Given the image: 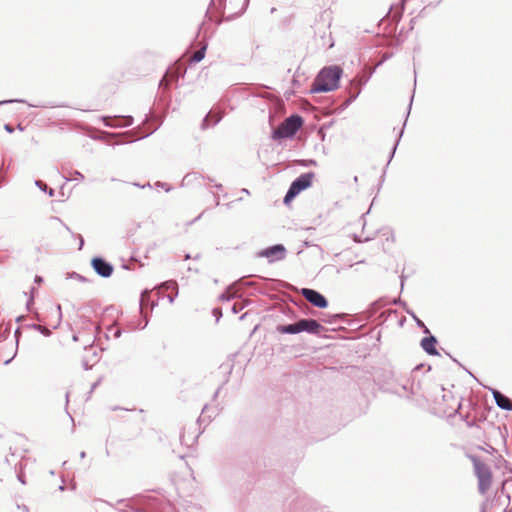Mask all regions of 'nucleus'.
Instances as JSON below:
<instances>
[{
	"label": "nucleus",
	"instance_id": "obj_1",
	"mask_svg": "<svg viewBox=\"0 0 512 512\" xmlns=\"http://www.w3.org/2000/svg\"><path fill=\"white\" fill-rule=\"evenodd\" d=\"M342 69L338 66L324 68L314 80L312 92H330L338 88Z\"/></svg>",
	"mask_w": 512,
	"mask_h": 512
},
{
	"label": "nucleus",
	"instance_id": "obj_2",
	"mask_svg": "<svg viewBox=\"0 0 512 512\" xmlns=\"http://www.w3.org/2000/svg\"><path fill=\"white\" fill-rule=\"evenodd\" d=\"M303 124L302 117L299 115H291L286 118L277 129L272 133L274 140L292 137L301 128Z\"/></svg>",
	"mask_w": 512,
	"mask_h": 512
},
{
	"label": "nucleus",
	"instance_id": "obj_3",
	"mask_svg": "<svg viewBox=\"0 0 512 512\" xmlns=\"http://www.w3.org/2000/svg\"><path fill=\"white\" fill-rule=\"evenodd\" d=\"M475 475L478 479V489L481 494H485L492 483V472L490 467L478 459L473 460Z\"/></svg>",
	"mask_w": 512,
	"mask_h": 512
},
{
	"label": "nucleus",
	"instance_id": "obj_4",
	"mask_svg": "<svg viewBox=\"0 0 512 512\" xmlns=\"http://www.w3.org/2000/svg\"><path fill=\"white\" fill-rule=\"evenodd\" d=\"M315 174L313 172H307L297 177L290 185L285 197L284 203L287 204L293 198H295L301 191L311 186L312 180Z\"/></svg>",
	"mask_w": 512,
	"mask_h": 512
},
{
	"label": "nucleus",
	"instance_id": "obj_5",
	"mask_svg": "<svg viewBox=\"0 0 512 512\" xmlns=\"http://www.w3.org/2000/svg\"><path fill=\"white\" fill-rule=\"evenodd\" d=\"M257 256L260 258H266L268 262L273 263L283 260L286 257V248L282 244H276L260 250Z\"/></svg>",
	"mask_w": 512,
	"mask_h": 512
},
{
	"label": "nucleus",
	"instance_id": "obj_6",
	"mask_svg": "<svg viewBox=\"0 0 512 512\" xmlns=\"http://www.w3.org/2000/svg\"><path fill=\"white\" fill-rule=\"evenodd\" d=\"M301 294L308 302L317 308H326L328 306L327 299L316 290L303 288Z\"/></svg>",
	"mask_w": 512,
	"mask_h": 512
},
{
	"label": "nucleus",
	"instance_id": "obj_7",
	"mask_svg": "<svg viewBox=\"0 0 512 512\" xmlns=\"http://www.w3.org/2000/svg\"><path fill=\"white\" fill-rule=\"evenodd\" d=\"M92 267L95 272L104 278H107L113 273V266L100 257H96L92 259Z\"/></svg>",
	"mask_w": 512,
	"mask_h": 512
},
{
	"label": "nucleus",
	"instance_id": "obj_8",
	"mask_svg": "<svg viewBox=\"0 0 512 512\" xmlns=\"http://www.w3.org/2000/svg\"><path fill=\"white\" fill-rule=\"evenodd\" d=\"M299 332H307L309 334H319L323 327L314 319H300L298 321Z\"/></svg>",
	"mask_w": 512,
	"mask_h": 512
},
{
	"label": "nucleus",
	"instance_id": "obj_9",
	"mask_svg": "<svg viewBox=\"0 0 512 512\" xmlns=\"http://www.w3.org/2000/svg\"><path fill=\"white\" fill-rule=\"evenodd\" d=\"M492 394L494 397V400L497 404V406L503 410L511 411L512 410V403L511 400L503 395L498 390L492 389Z\"/></svg>",
	"mask_w": 512,
	"mask_h": 512
},
{
	"label": "nucleus",
	"instance_id": "obj_10",
	"mask_svg": "<svg viewBox=\"0 0 512 512\" xmlns=\"http://www.w3.org/2000/svg\"><path fill=\"white\" fill-rule=\"evenodd\" d=\"M436 343H437V339L434 336L430 335L428 337H424L421 340V347L427 354L437 355L438 352L435 347Z\"/></svg>",
	"mask_w": 512,
	"mask_h": 512
},
{
	"label": "nucleus",
	"instance_id": "obj_11",
	"mask_svg": "<svg viewBox=\"0 0 512 512\" xmlns=\"http://www.w3.org/2000/svg\"><path fill=\"white\" fill-rule=\"evenodd\" d=\"M277 331L282 334H298L300 333L298 321L288 325H280L277 327Z\"/></svg>",
	"mask_w": 512,
	"mask_h": 512
},
{
	"label": "nucleus",
	"instance_id": "obj_12",
	"mask_svg": "<svg viewBox=\"0 0 512 512\" xmlns=\"http://www.w3.org/2000/svg\"><path fill=\"white\" fill-rule=\"evenodd\" d=\"M205 51H206V46H203L202 48H200L199 50H197L193 56L191 57V62L192 63H198L200 62L201 60H203V58L205 57Z\"/></svg>",
	"mask_w": 512,
	"mask_h": 512
},
{
	"label": "nucleus",
	"instance_id": "obj_13",
	"mask_svg": "<svg viewBox=\"0 0 512 512\" xmlns=\"http://www.w3.org/2000/svg\"><path fill=\"white\" fill-rule=\"evenodd\" d=\"M117 120H118V122L116 124H113L112 126H114V127H128V126L132 125V122H133V119L130 116L122 117V118H119Z\"/></svg>",
	"mask_w": 512,
	"mask_h": 512
},
{
	"label": "nucleus",
	"instance_id": "obj_14",
	"mask_svg": "<svg viewBox=\"0 0 512 512\" xmlns=\"http://www.w3.org/2000/svg\"><path fill=\"white\" fill-rule=\"evenodd\" d=\"M236 297V294L231 291V288H228L224 293L220 295V299L223 301H230Z\"/></svg>",
	"mask_w": 512,
	"mask_h": 512
},
{
	"label": "nucleus",
	"instance_id": "obj_15",
	"mask_svg": "<svg viewBox=\"0 0 512 512\" xmlns=\"http://www.w3.org/2000/svg\"><path fill=\"white\" fill-rule=\"evenodd\" d=\"M209 117H212L214 118V125L217 124L220 120H221V115L219 114H212L211 112L204 118L203 120V127H206L208 126L207 122H208V118Z\"/></svg>",
	"mask_w": 512,
	"mask_h": 512
},
{
	"label": "nucleus",
	"instance_id": "obj_16",
	"mask_svg": "<svg viewBox=\"0 0 512 512\" xmlns=\"http://www.w3.org/2000/svg\"><path fill=\"white\" fill-rule=\"evenodd\" d=\"M410 315H411V316L413 317V319L415 320V322H416L417 326L423 329V332H424V333H427V334H429V333H430L429 329L425 326V324H424V323H423L419 318H417V317H416V315H415V314L410 313Z\"/></svg>",
	"mask_w": 512,
	"mask_h": 512
},
{
	"label": "nucleus",
	"instance_id": "obj_17",
	"mask_svg": "<svg viewBox=\"0 0 512 512\" xmlns=\"http://www.w3.org/2000/svg\"><path fill=\"white\" fill-rule=\"evenodd\" d=\"M402 135H403V129H401L400 132H399L398 139H397V141H396V143H395V145H394V147L392 149V152H391V157H393V155H394V153L396 151V148L398 146L399 140L402 137Z\"/></svg>",
	"mask_w": 512,
	"mask_h": 512
},
{
	"label": "nucleus",
	"instance_id": "obj_18",
	"mask_svg": "<svg viewBox=\"0 0 512 512\" xmlns=\"http://www.w3.org/2000/svg\"><path fill=\"white\" fill-rule=\"evenodd\" d=\"M163 286H165L166 289H176L177 284L174 281H169L164 283Z\"/></svg>",
	"mask_w": 512,
	"mask_h": 512
},
{
	"label": "nucleus",
	"instance_id": "obj_19",
	"mask_svg": "<svg viewBox=\"0 0 512 512\" xmlns=\"http://www.w3.org/2000/svg\"><path fill=\"white\" fill-rule=\"evenodd\" d=\"M35 184L42 190L47 191V185L40 180H37Z\"/></svg>",
	"mask_w": 512,
	"mask_h": 512
},
{
	"label": "nucleus",
	"instance_id": "obj_20",
	"mask_svg": "<svg viewBox=\"0 0 512 512\" xmlns=\"http://www.w3.org/2000/svg\"><path fill=\"white\" fill-rule=\"evenodd\" d=\"M109 330L111 332H113V335H114L115 338L120 337V335H121V330L120 329L111 327Z\"/></svg>",
	"mask_w": 512,
	"mask_h": 512
},
{
	"label": "nucleus",
	"instance_id": "obj_21",
	"mask_svg": "<svg viewBox=\"0 0 512 512\" xmlns=\"http://www.w3.org/2000/svg\"><path fill=\"white\" fill-rule=\"evenodd\" d=\"M35 328L38 329L43 334L49 335L50 333V331L47 328L42 327L41 325H37L35 326Z\"/></svg>",
	"mask_w": 512,
	"mask_h": 512
},
{
	"label": "nucleus",
	"instance_id": "obj_22",
	"mask_svg": "<svg viewBox=\"0 0 512 512\" xmlns=\"http://www.w3.org/2000/svg\"><path fill=\"white\" fill-rule=\"evenodd\" d=\"M241 309H243V306H241L240 308L237 307V304H234L231 308L232 312L234 314H237Z\"/></svg>",
	"mask_w": 512,
	"mask_h": 512
},
{
	"label": "nucleus",
	"instance_id": "obj_23",
	"mask_svg": "<svg viewBox=\"0 0 512 512\" xmlns=\"http://www.w3.org/2000/svg\"><path fill=\"white\" fill-rule=\"evenodd\" d=\"M70 277L75 278V279H77L79 281H83L84 280V278L81 275L77 274V273H72L70 275Z\"/></svg>",
	"mask_w": 512,
	"mask_h": 512
},
{
	"label": "nucleus",
	"instance_id": "obj_24",
	"mask_svg": "<svg viewBox=\"0 0 512 512\" xmlns=\"http://www.w3.org/2000/svg\"><path fill=\"white\" fill-rule=\"evenodd\" d=\"M83 367L85 370H88V369H91L92 368V364H89L88 361L86 359L83 360Z\"/></svg>",
	"mask_w": 512,
	"mask_h": 512
},
{
	"label": "nucleus",
	"instance_id": "obj_25",
	"mask_svg": "<svg viewBox=\"0 0 512 512\" xmlns=\"http://www.w3.org/2000/svg\"><path fill=\"white\" fill-rule=\"evenodd\" d=\"M13 102H24L23 100H18V99H15V100H6V101H0V105L2 104H6V103H13Z\"/></svg>",
	"mask_w": 512,
	"mask_h": 512
},
{
	"label": "nucleus",
	"instance_id": "obj_26",
	"mask_svg": "<svg viewBox=\"0 0 512 512\" xmlns=\"http://www.w3.org/2000/svg\"><path fill=\"white\" fill-rule=\"evenodd\" d=\"M74 175L76 176V179H78V180L84 179V176L79 171H75Z\"/></svg>",
	"mask_w": 512,
	"mask_h": 512
},
{
	"label": "nucleus",
	"instance_id": "obj_27",
	"mask_svg": "<svg viewBox=\"0 0 512 512\" xmlns=\"http://www.w3.org/2000/svg\"><path fill=\"white\" fill-rule=\"evenodd\" d=\"M34 282L40 285L43 282V278L41 276H36Z\"/></svg>",
	"mask_w": 512,
	"mask_h": 512
},
{
	"label": "nucleus",
	"instance_id": "obj_28",
	"mask_svg": "<svg viewBox=\"0 0 512 512\" xmlns=\"http://www.w3.org/2000/svg\"><path fill=\"white\" fill-rule=\"evenodd\" d=\"M213 313L217 316V321H218L219 317L221 316V311L219 309H214Z\"/></svg>",
	"mask_w": 512,
	"mask_h": 512
},
{
	"label": "nucleus",
	"instance_id": "obj_29",
	"mask_svg": "<svg viewBox=\"0 0 512 512\" xmlns=\"http://www.w3.org/2000/svg\"><path fill=\"white\" fill-rule=\"evenodd\" d=\"M34 291H35V288H32V289H31V297H30V299L28 300L27 305H29L30 303H32V302H33V293H34Z\"/></svg>",
	"mask_w": 512,
	"mask_h": 512
},
{
	"label": "nucleus",
	"instance_id": "obj_30",
	"mask_svg": "<svg viewBox=\"0 0 512 512\" xmlns=\"http://www.w3.org/2000/svg\"><path fill=\"white\" fill-rule=\"evenodd\" d=\"M4 128L9 133L13 132V128L10 125H8V124H6Z\"/></svg>",
	"mask_w": 512,
	"mask_h": 512
},
{
	"label": "nucleus",
	"instance_id": "obj_31",
	"mask_svg": "<svg viewBox=\"0 0 512 512\" xmlns=\"http://www.w3.org/2000/svg\"><path fill=\"white\" fill-rule=\"evenodd\" d=\"M90 351L93 353V356H94L95 358H97V357H98V354H97V350H96V348L91 347V348H90Z\"/></svg>",
	"mask_w": 512,
	"mask_h": 512
},
{
	"label": "nucleus",
	"instance_id": "obj_32",
	"mask_svg": "<svg viewBox=\"0 0 512 512\" xmlns=\"http://www.w3.org/2000/svg\"><path fill=\"white\" fill-rule=\"evenodd\" d=\"M79 239H80L79 249H81L83 244H84V241H83V238L81 236H79Z\"/></svg>",
	"mask_w": 512,
	"mask_h": 512
},
{
	"label": "nucleus",
	"instance_id": "obj_33",
	"mask_svg": "<svg viewBox=\"0 0 512 512\" xmlns=\"http://www.w3.org/2000/svg\"><path fill=\"white\" fill-rule=\"evenodd\" d=\"M18 479L22 484H25V480L23 479V476L21 474L18 475Z\"/></svg>",
	"mask_w": 512,
	"mask_h": 512
},
{
	"label": "nucleus",
	"instance_id": "obj_34",
	"mask_svg": "<svg viewBox=\"0 0 512 512\" xmlns=\"http://www.w3.org/2000/svg\"><path fill=\"white\" fill-rule=\"evenodd\" d=\"M168 301H169L170 303H173V302H174V296L169 295V296H168Z\"/></svg>",
	"mask_w": 512,
	"mask_h": 512
},
{
	"label": "nucleus",
	"instance_id": "obj_35",
	"mask_svg": "<svg viewBox=\"0 0 512 512\" xmlns=\"http://www.w3.org/2000/svg\"><path fill=\"white\" fill-rule=\"evenodd\" d=\"M32 107H42V108H45V107H49L48 105H31Z\"/></svg>",
	"mask_w": 512,
	"mask_h": 512
},
{
	"label": "nucleus",
	"instance_id": "obj_36",
	"mask_svg": "<svg viewBox=\"0 0 512 512\" xmlns=\"http://www.w3.org/2000/svg\"><path fill=\"white\" fill-rule=\"evenodd\" d=\"M48 194H49L50 196H53V195H54V190H53V189H49Z\"/></svg>",
	"mask_w": 512,
	"mask_h": 512
},
{
	"label": "nucleus",
	"instance_id": "obj_37",
	"mask_svg": "<svg viewBox=\"0 0 512 512\" xmlns=\"http://www.w3.org/2000/svg\"><path fill=\"white\" fill-rule=\"evenodd\" d=\"M85 456H86V453H85L84 451H82V452L80 453V458H82V459H83V458H85Z\"/></svg>",
	"mask_w": 512,
	"mask_h": 512
},
{
	"label": "nucleus",
	"instance_id": "obj_38",
	"mask_svg": "<svg viewBox=\"0 0 512 512\" xmlns=\"http://www.w3.org/2000/svg\"><path fill=\"white\" fill-rule=\"evenodd\" d=\"M57 309L61 313V306L60 305L57 306Z\"/></svg>",
	"mask_w": 512,
	"mask_h": 512
},
{
	"label": "nucleus",
	"instance_id": "obj_39",
	"mask_svg": "<svg viewBox=\"0 0 512 512\" xmlns=\"http://www.w3.org/2000/svg\"><path fill=\"white\" fill-rule=\"evenodd\" d=\"M189 258H190V255H189V254H187V255L185 256V260H187V259H189Z\"/></svg>",
	"mask_w": 512,
	"mask_h": 512
},
{
	"label": "nucleus",
	"instance_id": "obj_40",
	"mask_svg": "<svg viewBox=\"0 0 512 512\" xmlns=\"http://www.w3.org/2000/svg\"><path fill=\"white\" fill-rule=\"evenodd\" d=\"M407 0H402L403 4L406 2Z\"/></svg>",
	"mask_w": 512,
	"mask_h": 512
}]
</instances>
